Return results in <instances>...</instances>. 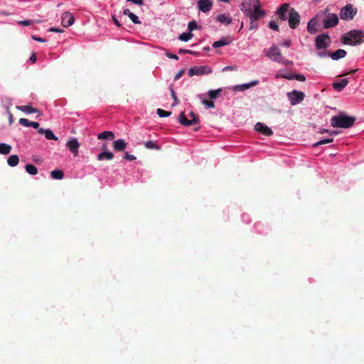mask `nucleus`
Listing matches in <instances>:
<instances>
[{
    "mask_svg": "<svg viewBox=\"0 0 364 364\" xmlns=\"http://www.w3.org/2000/svg\"><path fill=\"white\" fill-rule=\"evenodd\" d=\"M342 42L350 46L360 45L364 42V32L358 30H352L343 35Z\"/></svg>",
    "mask_w": 364,
    "mask_h": 364,
    "instance_id": "nucleus-1",
    "label": "nucleus"
},
{
    "mask_svg": "<svg viewBox=\"0 0 364 364\" xmlns=\"http://www.w3.org/2000/svg\"><path fill=\"white\" fill-rule=\"evenodd\" d=\"M355 122V117L345 114L333 116L331 119V124L332 127L345 129L351 127L354 124Z\"/></svg>",
    "mask_w": 364,
    "mask_h": 364,
    "instance_id": "nucleus-2",
    "label": "nucleus"
},
{
    "mask_svg": "<svg viewBox=\"0 0 364 364\" xmlns=\"http://www.w3.org/2000/svg\"><path fill=\"white\" fill-rule=\"evenodd\" d=\"M189 116L191 117L190 119H188L185 112H182L178 118V122L185 127H191V126L198 125V127H195L193 129V130L195 132L199 131L200 129V127L199 126V124H200L199 117L196 113H194L193 112H191L189 114Z\"/></svg>",
    "mask_w": 364,
    "mask_h": 364,
    "instance_id": "nucleus-3",
    "label": "nucleus"
},
{
    "mask_svg": "<svg viewBox=\"0 0 364 364\" xmlns=\"http://www.w3.org/2000/svg\"><path fill=\"white\" fill-rule=\"evenodd\" d=\"M301 21V16L299 12L294 8H291L288 16L289 26L292 29L298 28Z\"/></svg>",
    "mask_w": 364,
    "mask_h": 364,
    "instance_id": "nucleus-4",
    "label": "nucleus"
},
{
    "mask_svg": "<svg viewBox=\"0 0 364 364\" xmlns=\"http://www.w3.org/2000/svg\"><path fill=\"white\" fill-rule=\"evenodd\" d=\"M267 57L270 60L279 63L283 58V55L277 46H272L269 49L264 50Z\"/></svg>",
    "mask_w": 364,
    "mask_h": 364,
    "instance_id": "nucleus-5",
    "label": "nucleus"
},
{
    "mask_svg": "<svg viewBox=\"0 0 364 364\" xmlns=\"http://www.w3.org/2000/svg\"><path fill=\"white\" fill-rule=\"evenodd\" d=\"M356 13V9H355L352 4H348L341 9L340 16L343 20H351L355 16Z\"/></svg>",
    "mask_w": 364,
    "mask_h": 364,
    "instance_id": "nucleus-6",
    "label": "nucleus"
},
{
    "mask_svg": "<svg viewBox=\"0 0 364 364\" xmlns=\"http://www.w3.org/2000/svg\"><path fill=\"white\" fill-rule=\"evenodd\" d=\"M315 43L318 50L326 48L331 43V38L328 34L323 33L316 36Z\"/></svg>",
    "mask_w": 364,
    "mask_h": 364,
    "instance_id": "nucleus-7",
    "label": "nucleus"
},
{
    "mask_svg": "<svg viewBox=\"0 0 364 364\" xmlns=\"http://www.w3.org/2000/svg\"><path fill=\"white\" fill-rule=\"evenodd\" d=\"M212 69L207 65L194 66L189 69L188 75L192 77L194 75H203L212 73Z\"/></svg>",
    "mask_w": 364,
    "mask_h": 364,
    "instance_id": "nucleus-8",
    "label": "nucleus"
},
{
    "mask_svg": "<svg viewBox=\"0 0 364 364\" xmlns=\"http://www.w3.org/2000/svg\"><path fill=\"white\" fill-rule=\"evenodd\" d=\"M262 4L261 2L254 7V9L250 11L246 16L250 18V20H259V18L264 17L266 15V12L264 10L261 9Z\"/></svg>",
    "mask_w": 364,
    "mask_h": 364,
    "instance_id": "nucleus-9",
    "label": "nucleus"
},
{
    "mask_svg": "<svg viewBox=\"0 0 364 364\" xmlns=\"http://www.w3.org/2000/svg\"><path fill=\"white\" fill-rule=\"evenodd\" d=\"M287 96L290 100L291 105H296L304 100L305 94L301 91L294 90L291 92H288Z\"/></svg>",
    "mask_w": 364,
    "mask_h": 364,
    "instance_id": "nucleus-10",
    "label": "nucleus"
},
{
    "mask_svg": "<svg viewBox=\"0 0 364 364\" xmlns=\"http://www.w3.org/2000/svg\"><path fill=\"white\" fill-rule=\"evenodd\" d=\"M338 17L336 14H328L323 19V27L325 28H330L335 27L338 23Z\"/></svg>",
    "mask_w": 364,
    "mask_h": 364,
    "instance_id": "nucleus-11",
    "label": "nucleus"
},
{
    "mask_svg": "<svg viewBox=\"0 0 364 364\" xmlns=\"http://www.w3.org/2000/svg\"><path fill=\"white\" fill-rule=\"evenodd\" d=\"M260 2V0H242L240 9L246 14Z\"/></svg>",
    "mask_w": 364,
    "mask_h": 364,
    "instance_id": "nucleus-12",
    "label": "nucleus"
},
{
    "mask_svg": "<svg viewBox=\"0 0 364 364\" xmlns=\"http://www.w3.org/2000/svg\"><path fill=\"white\" fill-rule=\"evenodd\" d=\"M65 146L74 156H77L79 154V148L80 147V144L77 141V139L73 138L65 144Z\"/></svg>",
    "mask_w": 364,
    "mask_h": 364,
    "instance_id": "nucleus-13",
    "label": "nucleus"
},
{
    "mask_svg": "<svg viewBox=\"0 0 364 364\" xmlns=\"http://www.w3.org/2000/svg\"><path fill=\"white\" fill-rule=\"evenodd\" d=\"M291 9L290 4L284 3L280 6L277 11V14L279 19L281 21H286L288 19L287 14H289V10Z\"/></svg>",
    "mask_w": 364,
    "mask_h": 364,
    "instance_id": "nucleus-14",
    "label": "nucleus"
},
{
    "mask_svg": "<svg viewBox=\"0 0 364 364\" xmlns=\"http://www.w3.org/2000/svg\"><path fill=\"white\" fill-rule=\"evenodd\" d=\"M75 22V17L72 15V13L69 11H65L63 13V16H61V24L64 27H69L73 25Z\"/></svg>",
    "mask_w": 364,
    "mask_h": 364,
    "instance_id": "nucleus-15",
    "label": "nucleus"
},
{
    "mask_svg": "<svg viewBox=\"0 0 364 364\" xmlns=\"http://www.w3.org/2000/svg\"><path fill=\"white\" fill-rule=\"evenodd\" d=\"M255 130L267 136H272L273 134L272 129L261 122H258L255 124Z\"/></svg>",
    "mask_w": 364,
    "mask_h": 364,
    "instance_id": "nucleus-16",
    "label": "nucleus"
},
{
    "mask_svg": "<svg viewBox=\"0 0 364 364\" xmlns=\"http://www.w3.org/2000/svg\"><path fill=\"white\" fill-rule=\"evenodd\" d=\"M259 83L258 80H253L249 83H245L242 85H237L233 87L232 90L235 92H242L244 90H248L252 87L257 85Z\"/></svg>",
    "mask_w": 364,
    "mask_h": 364,
    "instance_id": "nucleus-17",
    "label": "nucleus"
},
{
    "mask_svg": "<svg viewBox=\"0 0 364 364\" xmlns=\"http://www.w3.org/2000/svg\"><path fill=\"white\" fill-rule=\"evenodd\" d=\"M16 109H18L24 113H27V114L38 113V115H41V111L33 107H31L30 105H17V106H16Z\"/></svg>",
    "mask_w": 364,
    "mask_h": 364,
    "instance_id": "nucleus-18",
    "label": "nucleus"
},
{
    "mask_svg": "<svg viewBox=\"0 0 364 364\" xmlns=\"http://www.w3.org/2000/svg\"><path fill=\"white\" fill-rule=\"evenodd\" d=\"M198 4L199 9L204 13L210 11L213 6L211 0H198Z\"/></svg>",
    "mask_w": 364,
    "mask_h": 364,
    "instance_id": "nucleus-19",
    "label": "nucleus"
},
{
    "mask_svg": "<svg viewBox=\"0 0 364 364\" xmlns=\"http://www.w3.org/2000/svg\"><path fill=\"white\" fill-rule=\"evenodd\" d=\"M128 144L123 139L116 140L113 143V148L117 151H124L127 148Z\"/></svg>",
    "mask_w": 364,
    "mask_h": 364,
    "instance_id": "nucleus-20",
    "label": "nucleus"
},
{
    "mask_svg": "<svg viewBox=\"0 0 364 364\" xmlns=\"http://www.w3.org/2000/svg\"><path fill=\"white\" fill-rule=\"evenodd\" d=\"M318 20L316 18H311L307 24V31L311 34H314L318 32V29L317 27Z\"/></svg>",
    "mask_w": 364,
    "mask_h": 364,
    "instance_id": "nucleus-21",
    "label": "nucleus"
},
{
    "mask_svg": "<svg viewBox=\"0 0 364 364\" xmlns=\"http://www.w3.org/2000/svg\"><path fill=\"white\" fill-rule=\"evenodd\" d=\"M38 134H44V136H46V139L48 140H58V138L53 134V132L50 129L40 128L38 130Z\"/></svg>",
    "mask_w": 364,
    "mask_h": 364,
    "instance_id": "nucleus-22",
    "label": "nucleus"
},
{
    "mask_svg": "<svg viewBox=\"0 0 364 364\" xmlns=\"http://www.w3.org/2000/svg\"><path fill=\"white\" fill-rule=\"evenodd\" d=\"M114 157V155L111 151H104L98 154L97 156V159L98 161H103V160H112Z\"/></svg>",
    "mask_w": 364,
    "mask_h": 364,
    "instance_id": "nucleus-23",
    "label": "nucleus"
},
{
    "mask_svg": "<svg viewBox=\"0 0 364 364\" xmlns=\"http://www.w3.org/2000/svg\"><path fill=\"white\" fill-rule=\"evenodd\" d=\"M346 54L347 53L345 50L338 49L334 53H331L330 57L334 60H338L341 58H344L346 55Z\"/></svg>",
    "mask_w": 364,
    "mask_h": 364,
    "instance_id": "nucleus-24",
    "label": "nucleus"
},
{
    "mask_svg": "<svg viewBox=\"0 0 364 364\" xmlns=\"http://www.w3.org/2000/svg\"><path fill=\"white\" fill-rule=\"evenodd\" d=\"M97 138H98V139H101V140L102 139L113 140L115 138V134L112 132L105 131V132H102L98 134V136H97Z\"/></svg>",
    "mask_w": 364,
    "mask_h": 364,
    "instance_id": "nucleus-25",
    "label": "nucleus"
},
{
    "mask_svg": "<svg viewBox=\"0 0 364 364\" xmlns=\"http://www.w3.org/2000/svg\"><path fill=\"white\" fill-rule=\"evenodd\" d=\"M217 21H218L221 23L228 25L232 23V20L230 15L223 14L218 16Z\"/></svg>",
    "mask_w": 364,
    "mask_h": 364,
    "instance_id": "nucleus-26",
    "label": "nucleus"
},
{
    "mask_svg": "<svg viewBox=\"0 0 364 364\" xmlns=\"http://www.w3.org/2000/svg\"><path fill=\"white\" fill-rule=\"evenodd\" d=\"M348 84V79H343L340 82H333V87L337 91H341L343 88H345Z\"/></svg>",
    "mask_w": 364,
    "mask_h": 364,
    "instance_id": "nucleus-27",
    "label": "nucleus"
},
{
    "mask_svg": "<svg viewBox=\"0 0 364 364\" xmlns=\"http://www.w3.org/2000/svg\"><path fill=\"white\" fill-rule=\"evenodd\" d=\"M19 163V157L17 155H11L7 159V164L9 166H16Z\"/></svg>",
    "mask_w": 364,
    "mask_h": 364,
    "instance_id": "nucleus-28",
    "label": "nucleus"
},
{
    "mask_svg": "<svg viewBox=\"0 0 364 364\" xmlns=\"http://www.w3.org/2000/svg\"><path fill=\"white\" fill-rule=\"evenodd\" d=\"M63 171L60 169H55L51 172V178L53 179L60 180L63 178Z\"/></svg>",
    "mask_w": 364,
    "mask_h": 364,
    "instance_id": "nucleus-29",
    "label": "nucleus"
},
{
    "mask_svg": "<svg viewBox=\"0 0 364 364\" xmlns=\"http://www.w3.org/2000/svg\"><path fill=\"white\" fill-rule=\"evenodd\" d=\"M11 150V147L10 145L1 143L0 144V154L6 155L9 154Z\"/></svg>",
    "mask_w": 364,
    "mask_h": 364,
    "instance_id": "nucleus-30",
    "label": "nucleus"
},
{
    "mask_svg": "<svg viewBox=\"0 0 364 364\" xmlns=\"http://www.w3.org/2000/svg\"><path fill=\"white\" fill-rule=\"evenodd\" d=\"M230 43V41L228 38H223L220 41H215L213 43V46L215 48L228 46Z\"/></svg>",
    "mask_w": 364,
    "mask_h": 364,
    "instance_id": "nucleus-31",
    "label": "nucleus"
},
{
    "mask_svg": "<svg viewBox=\"0 0 364 364\" xmlns=\"http://www.w3.org/2000/svg\"><path fill=\"white\" fill-rule=\"evenodd\" d=\"M144 146L149 149L160 150V146L153 141H149L144 142Z\"/></svg>",
    "mask_w": 364,
    "mask_h": 364,
    "instance_id": "nucleus-32",
    "label": "nucleus"
},
{
    "mask_svg": "<svg viewBox=\"0 0 364 364\" xmlns=\"http://www.w3.org/2000/svg\"><path fill=\"white\" fill-rule=\"evenodd\" d=\"M26 171L33 176L38 174V168L33 164L26 165Z\"/></svg>",
    "mask_w": 364,
    "mask_h": 364,
    "instance_id": "nucleus-33",
    "label": "nucleus"
},
{
    "mask_svg": "<svg viewBox=\"0 0 364 364\" xmlns=\"http://www.w3.org/2000/svg\"><path fill=\"white\" fill-rule=\"evenodd\" d=\"M193 37V34L191 32L183 33L180 35L179 39L182 41H188Z\"/></svg>",
    "mask_w": 364,
    "mask_h": 364,
    "instance_id": "nucleus-34",
    "label": "nucleus"
},
{
    "mask_svg": "<svg viewBox=\"0 0 364 364\" xmlns=\"http://www.w3.org/2000/svg\"><path fill=\"white\" fill-rule=\"evenodd\" d=\"M222 91V89L212 90L209 91L208 95L210 99L214 100L218 97Z\"/></svg>",
    "mask_w": 364,
    "mask_h": 364,
    "instance_id": "nucleus-35",
    "label": "nucleus"
},
{
    "mask_svg": "<svg viewBox=\"0 0 364 364\" xmlns=\"http://www.w3.org/2000/svg\"><path fill=\"white\" fill-rule=\"evenodd\" d=\"M157 114L161 117H169L171 114V112H168L161 108L157 109Z\"/></svg>",
    "mask_w": 364,
    "mask_h": 364,
    "instance_id": "nucleus-36",
    "label": "nucleus"
},
{
    "mask_svg": "<svg viewBox=\"0 0 364 364\" xmlns=\"http://www.w3.org/2000/svg\"><path fill=\"white\" fill-rule=\"evenodd\" d=\"M333 141V138L321 140V141L315 143L314 144V147H317V146L323 145V144H329V143H331Z\"/></svg>",
    "mask_w": 364,
    "mask_h": 364,
    "instance_id": "nucleus-37",
    "label": "nucleus"
},
{
    "mask_svg": "<svg viewBox=\"0 0 364 364\" xmlns=\"http://www.w3.org/2000/svg\"><path fill=\"white\" fill-rule=\"evenodd\" d=\"M170 90H171V96L174 100V102L173 104V106H175L178 104H179L180 101L176 94V92L174 91L173 88L172 87H170Z\"/></svg>",
    "mask_w": 364,
    "mask_h": 364,
    "instance_id": "nucleus-38",
    "label": "nucleus"
},
{
    "mask_svg": "<svg viewBox=\"0 0 364 364\" xmlns=\"http://www.w3.org/2000/svg\"><path fill=\"white\" fill-rule=\"evenodd\" d=\"M31 122H32L28 121V119H26V118H21V119H20V120H18V123H20V124L21 126H24V127H31Z\"/></svg>",
    "mask_w": 364,
    "mask_h": 364,
    "instance_id": "nucleus-39",
    "label": "nucleus"
},
{
    "mask_svg": "<svg viewBox=\"0 0 364 364\" xmlns=\"http://www.w3.org/2000/svg\"><path fill=\"white\" fill-rule=\"evenodd\" d=\"M269 27L276 31H279V27L277 24V23L275 21H271L269 23Z\"/></svg>",
    "mask_w": 364,
    "mask_h": 364,
    "instance_id": "nucleus-40",
    "label": "nucleus"
},
{
    "mask_svg": "<svg viewBox=\"0 0 364 364\" xmlns=\"http://www.w3.org/2000/svg\"><path fill=\"white\" fill-rule=\"evenodd\" d=\"M203 105H205L208 108H214L215 107V103L214 102L211 100H203L202 101Z\"/></svg>",
    "mask_w": 364,
    "mask_h": 364,
    "instance_id": "nucleus-41",
    "label": "nucleus"
},
{
    "mask_svg": "<svg viewBox=\"0 0 364 364\" xmlns=\"http://www.w3.org/2000/svg\"><path fill=\"white\" fill-rule=\"evenodd\" d=\"M198 28V23L196 21H192L188 23V29L192 33L193 31Z\"/></svg>",
    "mask_w": 364,
    "mask_h": 364,
    "instance_id": "nucleus-42",
    "label": "nucleus"
},
{
    "mask_svg": "<svg viewBox=\"0 0 364 364\" xmlns=\"http://www.w3.org/2000/svg\"><path fill=\"white\" fill-rule=\"evenodd\" d=\"M257 21V20H250L249 30H257L259 28Z\"/></svg>",
    "mask_w": 364,
    "mask_h": 364,
    "instance_id": "nucleus-43",
    "label": "nucleus"
},
{
    "mask_svg": "<svg viewBox=\"0 0 364 364\" xmlns=\"http://www.w3.org/2000/svg\"><path fill=\"white\" fill-rule=\"evenodd\" d=\"M129 18L133 21V23H134L135 24L141 23V21H139V17L134 13H132V14L130 15Z\"/></svg>",
    "mask_w": 364,
    "mask_h": 364,
    "instance_id": "nucleus-44",
    "label": "nucleus"
},
{
    "mask_svg": "<svg viewBox=\"0 0 364 364\" xmlns=\"http://www.w3.org/2000/svg\"><path fill=\"white\" fill-rule=\"evenodd\" d=\"M17 23L21 26H28L32 25L33 21L32 20H24V21H18Z\"/></svg>",
    "mask_w": 364,
    "mask_h": 364,
    "instance_id": "nucleus-45",
    "label": "nucleus"
},
{
    "mask_svg": "<svg viewBox=\"0 0 364 364\" xmlns=\"http://www.w3.org/2000/svg\"><path fill=\"white\" fill-rule=\"evenodd\" d=\"M124 159L128 161H134L136 159L135 156L130 154L129 152L124 154Z\"/></svg>",
    "mask_w": 364,
    "mask_h": 364,
    "instance_id": "nucleus-46",
    "label": "nucleus"
},
{
    "mask_svg": "<svg viewBox=\"0 0 364 364\" xmlns=\"http://www.w3.org/2000/svg\"><path fill=\"white\" fill-rule=\"evenodd\" d=\"M294 79L301 82H304L306 80V77L302 74H295Z\"/></svg>",
    "mask_w": 364,
    "mask_h": 364,
    "instance_id": "nucleus-47",
    "label": "nucleus"
},
{
    "mask_svg": "<svg viewBox=\"0 0 364 364\" xmlns=\"http://www.w3.org/2000/svg\"><path fill=\"white\" fill-rule=\"evenodd\" d=\"M279 63H282L284 65H293V62L289 60H287L285 58H282L281 61L279 62Z\"/></svg>",
    "mask_w": 364,
    "mask_h": 364,
    "instance_id": "nucleus-48",
    "label": "nucleus"
},
{
    "mask_svg": "<svg viewBox=\"0 0 364 364\" xmlns=\"http://www.w3.org/2000/svg\"><path fill=\"white\" fill-rule=\"evenodd\" d=\"M180 53H188L192 55H198V52H195L191 50H186V49H180L179 50Z\"/></svg>",
    "mask_w": 364,
    "mask_h": 364,
    "instance_id": "nucleus-49",
    "label": "nucleus"
},
{
    "mask_svg": "<svg viewBox=\"0 0 364 364\" xmlns=\"http://www.w3.org/2000/svg\"><path fill=\"white\" fill-rule=\"evenodd\" d=\"M185 73V70H180L176 75V76L174 77V80H179Z\"/></svg>",
    "mask_w": 364,
    "mask_h": 364,
    "instance_id": "nucleus-50",
    "label": "nucleus"
},
{
    "mask_svg": "<svg viewBox=\"0 0 364 364\" xmlns=\"http://www.w3.org/2000/svg\"><path fill=\"white\" fill-rule=\"evenodd\" d=\"M31 38L36 41H38V42H41V43H45L46 42V39L45 38H41V37H38L36 36H31Z\"/></svg>",
    "mask_w": 364,
    "mask_h": 364,
    "instance_id": "nucleus-51",
    "label": "nucleus"
},
{
    "mask_svg": "<svg viewBox=\"0 0 364 364\" xmlns=\"http://www.w3.org/2000/svg\"><path fill=\"white\" fill-rule=\"evenodd\" d=\"M166 55L168 58H171V59L178 60V58H179L177 55L173 54L171 53H166Z\"/></svg>",
    "mask_w": 364,
    "mask_h": 364,
    "instance_id": "nucleus-52",
    "label": "nucleus"
},
{
    "mask_svg": "<svg viewBox=\"0 0 364 364\" xmlns=\"http://www.w3.org/2000/svg\"><path fill=\"white\" fill-rule=\"evenodd\" d=\"M127 1L132 2L137 5H143L144 4V0H127Z\"/></svg>",
    "mask_w": 364,
    "mask_h": 364,
    "instance_id": "nucleus-53",
    "label": "nucleus"
},
{
    "mask_svg": "<svg viewBox=\"0 0 364 364\" xmlns=\"http://www.w3.org/2000/svg\"><path fill=\"white\" fill-rule=\"evenodd\" d=\"M48 31H50V32H57V33H62V32H63V31L62 29L56 28H54V27L50 28L48 29Z\"/></svg>",
    "mask_w": 364,
    "mask_h": 364,
    "instance_id": "nucleus-54",
    "label": "nucleus"
},
{
    "mask_svg": "<svg viewBox=\"0 0 364 364\" xmlns=\"http://www.w3.org/2000/svg\"><path fill=\"white\" fill-rule=\"evenodd\" d=\"M331 55V53L329 51H324V52H321L318 53V55L320 57H327V56H330Z\"/></svg>",
    "mask_w": 364,
    "mask_h": 364,
    "instance_id": "nucleus-55",
    "label": "nucleus"
},
{
    "mask_svg": "<svg viewBox=\"0 0 364 364\" xmlns=\"http://www.w3.org/2000/svg\"><path fill=\"white\" fill-rule=\"evenodd\" d=\"M284 78L287 80H293L294 79V75L292 74H287L282 76Z\"/></svg>",
    "mask_w": 364,
    "mask_h": 364,
    "instance_id": "nucleus-56",
    "label": "nucleus"
},
{
    "mask_svg": "<svg viewBox=\"0 0 364 364\" xmlns=\"http://www.w3.org/2000/svg\"><path fill=\"white\" fill-rule=\"evenodd\" d=\"M291 45V40H288V41H284L283 43H282V46H285V47H290Z\"/></svg>",
    "mask_w": 364,
    "mask_h": 364,
    "instance_id": "nucleus-57",
    "label": "nucleus"
},
{
    "mask_svg": "<svg viewBox=\"0 0 364 364\" xmlns=\"http://www.w3.org/2000/svg\"><path fill=\"white\" fill-rule=\"evenodd\" d=\"M30 61L33 63H34L36 61V54L33 53L31 57H30Z\"/></svg>",
    "mask_w": 364,
    "mask_h": 364,
    "instance_id": "nucleus-58",
    "label": "nucleus"
},
{
    "mask_svg": "<svg viewBox=\"0 0 364 364\" xmlns=\"http://www.w3.org/2000/svg\"><path fill=\"white\" fill-rule=\"evenodd\" d=\"M30 127H33L34 129H38L39 128V124L36 122H31V126Z\"/></svg>",
    "mask_w": 364,
    "mask_h": 364,
    "instance_id": "nucleus-59",
    "label": "nucleus"
},
{
    "mask_svg": "<svg viewBox=\"0 0 364 364\" xmlns=\"http://www.w3.org/2000/svg\"><path fill=\"white\" fill-rule=\"evenodd\" d=\"M113 21L114 22V23L118 26V27H120L121 26V23L119 21V20L114 16L113 17Z\"/></svg>",
    "mask_w": 364,
    "mask_h": 364,
    "instance_id": "nucleus-60",
    "label": "nucleus"
},
{
    "mask_svg": "<svg viewBox=\"0 0 364 364\" xmlns=\"http://www.w3.org/2000/svg\"><path fill=\"white\" fill-rule=\"evenodd\" d=\"M123 13L124 15L128 16L129 17L130 16L131 14H132V12H131L130 10L128 9H124Z\"/></svg>",
    "mask_w": 364,
    "mask_h": 364,
    "instance_id": "nucleus-61",
    "label": "nucleus"
},
{
    "mask_svg": "<svg viewBox=\"0 0 364 364\" xmlns=\"http://www.w3.org/2000/svg\"><path fill=\"white\" fill-rule=\"evenodd\" d=\"M324 132H328V133H330L331 134H336V132H329L328 130L327 129H323L322 131H321V133H324Z\"/></svg>",
    "mask_w": 364,
    "mask_h": 364,
    "instance_id": "nucleus-62",
    "label": "nucleus"
},
{
    "mask_svg": "<svg viewBox=\"0 0 364 364\" xmlns=\"http://www.w3.org/2000/svg\"><path fill=\"white\" fill-rule=\"evenodd\" d=\"M224 70H234V68H233V67H232V66H228V67L225 68V69H224Z\"/></svg>",
    "mask_w": 364,
    "mask_h": 364,
    "instance_id": "nucleus-63",
    "label": "nucleus"
},
{
    "mask_svg": "<svg viewBox=\"0 0 364 364\" xmlns=\"http://www.w3.org/2000/svg\"><path fill=\"white\" fill-rule=\"evenodd\" d=\"M356 71H357V70H352L349 73H348L347 74L352 75V74H354Z\"/></svg>",
    "mask_w": 364,
    "mask_h": 364,
    "instance_id": "nucleus-64",
    "label": "nucleus"
}]
</instances>
